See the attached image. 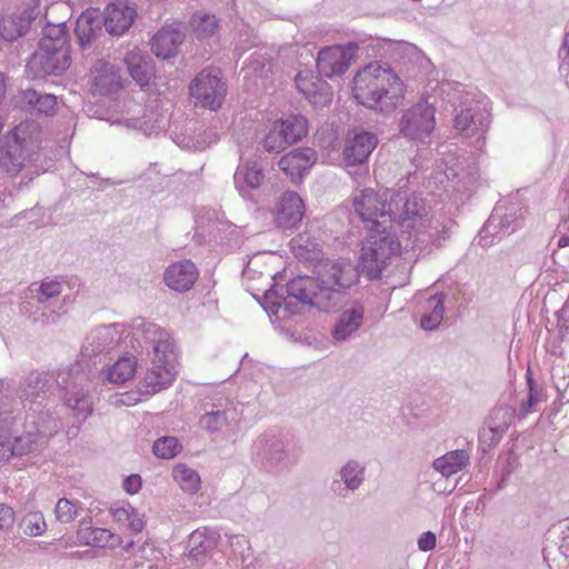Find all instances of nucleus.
Masks as SVG:
<instances>
[{
  "label": "nucleus",
  "instance_id": "1",
  "mask_svg": "<svg viewBox=\"0 0 569 569\" xmlns=\"http://www.w3.org/2000/svg\"><path fill=\"white\" fill-rule=\"evenodd\" d=\"M360 272L363 273L361 263L358 268L345 260L321 261L316 277L299 276L287 283L283 305L291 313L305 307L329 312L341 303L346 290L358 282Z\"/></svg>",
  "mask_w": 569,
  "mask_h": 569
},
{
  "label": "nucleus",
  "instance_id": "2",
  "mask_svg": "<svg viewBox=\"0 0 569 569\" xmlns=\"http://www.w3.org/2000/svg\"><path fill=\"white\" fill-rule=\"evenodd\" d=\"M391 191L377 192L371 188L361 190L353 197L355 212L365 227L376 231L361 249V267L370 280L379 279L391 257L400 252V243L387 231L390 224Z\"/></svg>",
  "mask_w": 569,
  "mask_h": 569
},
{
  "label": "nucleus",
  "instance_id": "3",
  "mask_svg": "<svg viewBox=\"0 0 569 569\" xmlns=\"http://www.w3.org/2000/svg\"><path fill=\"white\" fill-rule=\"evenodd\" d=\"M405 83L387 64L370 62L353 78V94L366 108L391 114L405 99Z\"/></svg>",
  "mask_w": 569,
  "mask_h": 569
},
{
  "label": "nucleus",
  "instance_id": "4",
  "mask_svg": "<svg viewBox=\"0 0 569 569\" xmlns=\"http://www.w3.org/2000/svg\"><path fill=\"white\" fill-rule=\"evenodd\" d=\"M40 128L36 122H21L0 142V167L9 174H18L39 146Z\"/></svg>",
  "mask_w": 569,
  "mask_h": 569
},
{
  "label": "nucleus",
  "instance_id": "5",
  "mask_svg": "<svg viewBox=\"0 0 569 569\" xmlns=\"http://www.w3.org/2000/svg\"><path fill=\"white\" fill-rule=\"evenodd\" d=\"M390 206V224L397 223L409 236L420 232L429 221L425 200L417 193L393 191Z\"/></svg>",
  "mask_w": 569,
  "mask_h": 569
},
{
  "label": "nucleus",
  "instance_id": "6",
  "mask_svg": "<svg viewBox=\"0 0 569 569\" xmlns=\"http://www.w3.org/2000/svg\"><path fill=\"white\" fill-rule=\"evenodd\" d=\"M57 387L66 389L64 402L73 411L80 422L92 413V397L90 395L88 377L80 371V366L68 370H60L57 375Z\"/></svg>",
  "mask_w": 569,
  "mask_h": 569
},
{
  "label": "nucleus",
  "instance_id": "7",
  "mask_svg": "<svg viewBox=\"0 0 569 569\" xmlns=\"http://www.w3.org/2000/svg\"><path fill=\"white\" fill-rule=\"evenodd\" d=\"M399 132L402 137L425 142L436 128V108L426 99L402 111L398 122Z\"/></svg>",
  "mask_w": 569,
  "mask_h": 569
},
{
  "label": "nucleus",
  "instance_id": "8",
  "mask_svg": "<svg viewBox=\"0 0 569 569\" xmlns=\"http://www.w3.org/2000/svg\"><path fill=\"white\" fill-rule=\"evenodd\" d=\"M49 40H40L39 48L29 59L26 68L33 79H43L48 76H60L71 64L70 50H59L49 47Z\"/></svg>",
  "mask_w": 569,
  "mask_h": 569
},
{
  "label": "nucleus",
  "instance_id": "9",
  "mask_svg": "<svg viewBox=\"0 0 569 569\" xmlns=\"http://www.w3.org/2000/svg\"><path fill=\"white\" fill-rule=\"evenodd\" d=\"M289 439L269 430L260 435L253 443L257 460L269 472L288 468Z\"/></svg>",
  "mask_w": 569,
  "mask_h": 569
},
{
  "label": "nucleus",
  "instance_id": "10",
  "mask_svg": "<svg viewBox=\"0 0 569 569\" xmlns=\"http://www.w3.org/2000/svg\"><path fill=\"white\" fill-rule=\"evenodd\" d=\"M57 376L52 372H30L20 385L19 397L24 406L29 403L30 410L37 412L39 410V419L49 417V412L40 410L46 407L44 402L53 393L57 386Z\"/></svg>",
  "mask_w": 569,
  "mask_h": 569
},
{
  "label": "nucleus",
  "instance_id": "11",
  "mask_svg": "<svg viewBox=\"0 0 569 569\" xmlns=\"http://www.w3.org/2000/svg\"><path fill=\"white\" fill-rule=\"evenodd\" d=\"M490 123L488 103L475 98H466L455 118V129L465 137L483 136Z\"/></svg>",
  "mask_w": 569,
  "mask_h": 569
},
{
  "label": "nucleus",
  "instance_id": "12",
  "mask_svg": "<svg viewBox=\"0 0 569 569\" xmlns=\"http://www.w3.org/2000/svg\"><path fill=\"white\" fill-rule=\"evenodd\" d=\"M226 91V84L221 81V71L211 67L203 69L190 84V94L202 107L211 110L221 107Z\"/></svg>",
  "mask_w": 569,
  "mask_h": 569
},
{
  "label": "nucleus",
  "instance_id": "13",
  "mask_svg": "<svg viewBox=\"0 0 569 569\" xmlns=\"http://www.w3.org/2000/svg\"><path fill=\"white\" fill-rule=\"evenodd\" d=\"M359 46L349 42L345 46L335 44L319 50L317 56V69L320 76L332 78L343 74L356 57Z\"/></svg>",
  "mask_w": 569,
  "mask_h": 569
},
{
  "label": "nucleus",
  "instance_id": "14",
  "mask_svg": "<svg viewBox=\"0 0 569 569\" xmlns=\"http://www.w3.org/2000/svg\"><path fill=\"white\" fill-rule=\"evenodd\" d=\"M176 373L173 350L160 356L152 355V366L147 370L139 389L142 393L154 395L168 388Z\"/></svg>",
  "mask_w": 569,
  "mask_h": 569
},
{
  "label": "nucleus",
  "instance_id": "15",
  "mask_svg": "<svg viewBox=\"0 0 569 569\" xmlns=\"http://www.w3.org/2000/svg\"><path fill=\"white\" fill-rule=\"evenodd\" d=\"M41 0H31V3L23 8L18 9L10 16L3 17L0 20V36L7 41H14L21 36L26 34L30 29L32 22L39 18L42 21L41 14Z\"/></svg>",
  "mask_w": 569,
  "mask_h": 569
},
{
  "label": "nucleus",
  "instance_id": "16",
  "mask_svg": "<svg viewBox=\"0 0 569 569\" xmlns=\"http://www.w3.org/2000/svg\"><path fill=\"white\" fill-rule=\"evenodd\" d=\"M122 331V325L120 323H111L92 329L86 337L82 353L91 357L112 350L118 346Z\"/></svg>",
  "mask_w": 569,
  "mask_h": 569
},
{
  "label": "nucleus",
  "instance_id": "17",
  "mask_svg": "<svg viewBox=\"0 0 569 569\" xmlns=\"http://www.w3.org/2000/svg\"><path fill=\"white\" fill-rule=\"evenodd\" d=\"M365 306L359 300H352L345 306L332 329V338L345 342L355 337L363 323Z\"/></svg>",
  "mask_w": 569,
  "mask_h": 569
},
{
  "label": "nucleus",
  "instance_id": "18",
  "mask_svg": "<svg viewBox=\"0 0 569 569\" xmlns=\"http://www.w3.org/2000/svg\"><path fill=\"white\" fill-rule=\"evenodd\" d=\"M295 82L298 91L315 107H326L332 101V90L329 83L315 77L311 72H299Z\"/></svg>",
  "mask_w": 569,
  "mask_h": 569
},
{
  "label": "nucleus",
  "instance_id": "19",
  "mask_svg": "<svg viewBox=\"0 0 569 569\" xmlns=\"http://www.w3.org/2000/svg\"><path fill=\"white\" fill-rule=\"evenodd\" d=\"M317 161V153L311 148H298L284 154L279 168L293 181L299 182Z\"/></svg>",
  "mask_w": 569,
  "mask_h": 569
},
{
  "label": "nucleus",
  "instance_id": "20",
  "mask_svg": "<svg viewBox=\"0 0 569 569\" xmlns=\"http://www.w3.org/2000/svg\"><path fill=\"white\" fill-rule=\"evenodd\" d=\"M303 201L297 192L287 191L276 206L274 221L282 229L297 227L303 217Z\"/></svg>",
  "mask_w": 569,
  "mask_h": 569
},
{
  "label": "nucleus",
  "instance_id": "21",
  "mask_svg": "<svg viewBox=\"0 0 569 569\" xmlns=\"http://www.w3.org/2000/svg\"><path fill=\"white\" fill-rule=\"evenodd\" d=\"M121 88L118 69L107 61H97L91 68L90 91L92 94L106 96Z\"/></svg>",
  "mask_w": 569,
  "mask_h": 569
},
{
  "label": "nucleus",
  "instance_id": "22",
  "mask_svg": "<svg viewBox=\"0 0 569 569\" xmlns=\"http://www.w3.org/2000/svg\"><path fill=\"white\" fill-rule=\"evenodd\" d=\"M137 11L123 0H118L107 6L104 10L106 30L113 36H121L133 23Z\"/></svg>",
  "mask_w": 569,
  "mask_h": 569
},
{
  "label": "nucleus",
  "instance_id": "23",
  "mask_svg": "<svg viewBox=\"0 0 569 569\" xmlns=\"http://www.w3.org/2000/svg\"><path fill=\"white\" fill-rule=\"evenodd\" d=\"M239 413L234 403L226 400L224 403L212 405L211 410L203 413L200 418L201 427L213 433L220 431L226 426H237Z\"/></svg>",
  "mask_w": 569,
  "mask_h": 569
},
{
  "label": "nucleus",
  "instance_id": "24",
  "mask_svg": "<svg viewBox=\"0 0 569 569\" xmlns=\"http://www.w3.org/2000/svg\"><path fill=\"white\" fill-rule=\"evenodd\" d=\"M198 278V269L190 260L171 263L164 271V283L178 292L188 291Z\"/></svg>",
  "mask_w": 569,
  "mask_h": 569
},
{
  "label": "nucleus",
  "instance_id": "25",
  "mask_svg": "<svg viewBox=\"0 0 569 569\" xmlns=\"http://www.w3.org/2000/svg\"><path fill=\"white\" fill-rule=\"evenodd\" d=\"M377 137L368 131L356 133L346 142L343 159L347 166H357L366 162L377 146Z\"/></svg>",
  "mask_w": 569,
  "mask_h": 569
},
{
  "label": "nucleus",
  "instance_id": "26",
  "mask_svg": "<svg viewBox=\"0 0 569 569\" xmlns=\"http://www.w3.org/2000/svg\"><path fill=\"white\" fill-rule=\"evenodd\" d=\"M32 423L36 425V432L30 431L22 436H12V457H21L32 452L40 438L52 435L58 428L54 420L39 419V421L33 420Z\"/></svg>",
  "mask_w": 569,
  "mask_h": 569
},
{
  "label": "nucleus",
  "instance_id": "27",
  "mask_svg": "<svg viewBox=\"0 0 569 569\" xmlns=\"http://www.w3.org/2000/svg\"><path fill=\"white\" fill-rule=\"evenodd\" d=\"M184 33L179 27L167 26L160 29L151 39V51L163 60L174 57L178 47L183 42Z\"/></svg>",
  "mask_w": 569,
  "mask_h": 569
},
{
  "label": "nucleus",
  "instance_id": "28",
  "mask_svg": "<svg viewBox=\"0 0 569 569\" xmlns=\"http://www.w3.org/2000/svg\"><path fill=\"white\" fill-rule=\"evenodd\" d=\"M16 103L26 111L49 116L56 112L58 102L54 94L27 89L17 94Z\"/></svg>",
  "mask_w": 569,
  "mask_h": 569
},
{
  "label": "nucleus",
  "instance_id": "29",
  "mask_svg": "<svg viewBox=\"0 0 569 569\" xmlns=\"http://www.w3.org/2000/svg\"><path fill=\"white\" fill-rule=\"evenodd\" d=\"M219 535L208 528L197 529L188 539L187 549L192 560L203 563L218 545Z\"/></svg>",
  "mask_w": 569,
  "mask_h": 569
},
{
  "label": "nucleus",
  "instance_id": "30",
  "mask_svg": "<svg viewBox=\"0 0 569 569\" xmlns=\"http://www.w3.org/2000/svg\"><path fill=\"white\" fill-rule=\"evenodd\" d=\"M78 540L84 545L94 548H111L120 547L122 539L119 535L111 532L107 528H91L82 521L77 531Z\"/></svg>",
  "mask_w": 569,
  "mask_h": 569
},
{
  "label": "nucleus",
  "instance_id": "31",
  "mask_svg": "<svg viewBox=\"0 0 569 569\" xmlns=\"http://www.w3.org/2000/svg\"><path fill=\"white\" fill-rule=\"evenodd\" d=\"M133 330L141 332L147 342L152 346V355L160 356L172 351L173 343L170 341L168 332L162 331L159 326L147 322L142 318L134 319L132 322Z\"/></svg>",
  "mask_w": 569,
  "mask_h": 569
},
{
  "label": "nucleus",
  "instance_id": "32",
  "mask_svg": "<svg viewBox=\"0 0 569 569\" xmlns=\"http://www.w3.org/2000/svg\"><path fill=\"white\" fill-rule=\"evenodd\" d=\"M109 512L120 527L128 529L133 535L140 533L146 526L144 515L128 501L111 503Z\"/></svg>",
  "mask_w": 569,
  "mask_h": 569
},
{
  "label": "nucleus",
  "instance_id": "33",
  "mask_svg": "<svg viewBox=\"0 0 569 569\" xmlns=\"http://www.w3.org/2000/svg\"><path fill=\"white\" fill-rule=\"evenodd\" d=\"M101 31V19L96 9H89L80 14L74 27L78 44L82 50L91 47Z\"/></svg>",
  "mask_w": 569,
  "mask_h": 569
},
{
  "label": "nucleus",
  "instance_id": "34",
  "mask_svg": "<svg viewBox=\"0 0 569 569\" xmlns=\"http://www.w3.org/2000/svg\"><path fill=\"white\" fill-rule=\"evenodd\" d=\"M233 179L237 190L244 194L250 189H258L264 174L257 161L248 160L237 168Z\"/></svg>",
  "mask_w": 569,
  "mask_h": 569
},
{
  "label": "nucleus",
  "instance_id": "35",
  "mask_svg": "<svg viewBox=\"0 0 569 569\" xmlns=\"http://www.w3.org/2000/svg\"><path fill=\"white\" fill-rule=\"evenodd\" d=\"M124 63L131 78L140 86L149 84L153 76V67L148 56H143L140 51H129L124 57Z\"/></svg>",
  "mask_w": 569,
  "mask_h": 569
},
{
  "label": "nucleus",
  "instance_id": "36",
  "mask_svg": "<svg viewBox=\"0 0 569 569\" xmlns=\"http://www.w3.org/2000/svg\"><path fill=\"white\" fill-rule=\"evenodd\" d=\"M17 416L7 405H0V461L12 457V435L10 430L16 423Z\"/></svg>",
  "mask_w": 569,
  "mask_h": 569
},
{
  "label": "nucleus",
  "instance_id": "37",
  "mask_svg": "<svg viewBox=\"0 0 569 569\" xmlns=\"http://www.w3.org/2000/svg\"><path fill=\"white\" fill-rule=\"evenodd\" d=\"M469 459L470 456L466 450H452L437 458L433 461V468L448 478L467 467Z\"/></svg>",
  "mask_w": 569,
  "mask_h": 569
},
{
  "label": "nucleus",
  "instance_id": "38",
  "mask_svg": "<svg viewBox=\"0 0 569 569\" xmlns=\"http://www.w3.org/2000/svg\"><path fill=\"white\" fill-rule=\"evenodd\" d=\"M287 142L290 144L300 141L308 133V120L302 114H289L276 121Z\"/></svg>",
  "mask_w": 569,
  "mask_h": 569
},
{
  "label": "nucleus",
  "instance_id": "39",
  "mask_svg": "<svg viewBox=\"0 0 569 569\" xmlns=\"http://www.w3.org/2000/svg\"><path fill=\"white\" fill-rule=\"evenodd\" d=\"M137 361L133 356L121 357L102 372L103 380L121 385L131 379L136 372Z\"/></svg>",
  "mask_w": 569,
  "mask_h": 569
},
{
  "label": "nucleus",
  "instance_id": "40",
  "mask_svg": "<svg viewBox=\"0 0 569 569\" xmlns=\"http://www.w3.org/2000/svg\"><path fill=\"white\" fill-rule=\"evenodd\" d=\"M446 295L440 292L431 296L426 302V313L421 317L420 326L425 330L436 329L445 315Z\"/></svg>",
  "mask_w": 569,
  "mask_h": 569
},
{
  "label": "nucleus",
  "instance_id": "41",
  "mask_svg": "<svg viewBox=\"0 0 569 569\" xmlns=\"http://www.w3.org/2000/svg\"><path fill=\"white\" fill-rule=\"evenodd\" d=\"M290 248L296 258L300 260L318 259L320 246L307 234H298L290 240Z\"/></svg>",
  "mask_w": 569,
  "mask_h": 569
},
{
  "label": "nucleus",
  "instance_id": "42",
  "mask_svg": "<svg viewBox=\"0 0 569 569\" xmlns=\"http://www.w3.org/2000/svg\"><path fill=\"white\" fill-rule=\"evenodd\" d=\"M339 475L346 488L356 491L365 481L366 467L357 460H349L340 468Z\"/></svg>",
  "mask_w": 569,
  "mask_h": 569
},
{
  "label": "nucleus",
  "instance_id": "43",
  "mask_svg": "<svg viewBox=\"0 0 569 569\" xmlns=\"http://www.w3.org/2000/svg\"><path fill=\"white\" fill-rule=\"evenodd\" d=\"M172 477L184 492L196 493L200 488V476L184 463L173 467Z\"/></svg>",
  "mask_w": 569,
  "mask_h": 569
},
{
  "label": "nucleus",
  "instance_id": "44",
  "mask_svg": "<svg viewBox=\"0 0 569 569\" xmlns=\"http://www.w3.org/2000/svg\"><path fill=\"white\" fill-rule=\"evenodd\" d=\"M229 547L236 559L241 561L243 569L253 568L254 558L248 538L243 535H231L229 537Z\"/></svg>",
  "mask_w": 569,
  "mask_h": 569
},
{
  "label": "nucleus",
  "instance_id": "45",
  "mask_svg": "<svg viewBox=\"0 0 569 569\" xmlns=\"http://www.w3.org/2000/svg\"><path fill=\"white\" fill-rule=\"evenodd\" d=\"M41 40H49V47H57L59 50H70L68 44V32L64 22L50 23L43 27Z\"/></svg>",
  "mask_w": 569,
  "mask_h": 569
},
{
  "label": "nucleus",
  "instance_id": "46",
  "mask_svg": "<svg viewBox=\"0 0 569 569\" xmlns=\"http://www.w3.org/2000/svg\"><path fill=\"white\" fill-rule=\"evenodd\" d=\"M63 290V284L56 280L42 281L36 290L38 303L44 307H54Z\"/></svg>",
  "mask_w": 569,
  "mask_h": 569
},
{
  "label": "nucleus",
  "instance_id": "47",
  "mask_svg": "<svg viewBox=\"0 0 569 569\" xmlns=\"http://www.w3.org/2000/svg\"><path fill=\"white\" fill-rule=\"evenodd\" d=\"M190 24L197 38L207 39L216 32L218 20L214 16L200 11L192 16Z\"/></svg>",
  "mask_w": 569,
  "mask_h": 569
},
{
  "label": "nucleus",
  "instance_id": "48",
  "mask_svg": "<svg viewBox=\"0 0 569 569\" xmlns=\"http://www.w3.org/2000/svg\"><path fill=\"white\" fill-rule=\"evenodd\" d=\"M182 450L178 438L164 436L153 442L152 451L160 459H172Z\"/></svg>",
  "mask_w": 569,
  "mask_h": 569
},
{
  "label": "nucleus",
  "instance_id": "49",
  "mask_svg": "<svg viewBox=\"0 0 569 569\" xmlns=\"http://www.w3.org/2000/svg\"><path fill=\"white\" fill-rule=\"evenodd\" d=\"M289 143L287 142L280 128L273 122L264 139L262 140L263 150L269 153H279L283 151Z\"/></svg>",
  "mask_w": 569,
  "mask_h": 569
},
{
  "label": "nucleus",
  "instance_id": "50",
  "mask_svg": "<svg viewBox=\"0 0 569 569\" xmlns=\"http://www.w3.org/2000/svg\"><path fill=\"white\" fill-rule=\"evenodd\" d=\"M23 532L30 537L41 536L47 528L44 517L41 512L27 513L21 523Z\"/></svg>",
  "mask_w": 569,
  "mask_h": 569
},
{
  "label": "nucleus",
  "instance_id": "51",
  "mask_svg": "<svg viewBox=\"0 0 569 569\" xmlns=\"http://www.w3.org/2000/svg\"><path fill=\"white\" fill-rule=\"evenodd\" d=\"M78 511L77 505L67 498L59 499L54 508L56 518L61 523L73 521L78 516Z\"/></svg>",
  "mask_w": 569,
  "mask_h": 569
},
{
  "label": "nucleus",
  "instance_id": "52",
  "mask_svg": "<svg viewBox=\"0 0 569 569\" xmlns=\"http://www.w3.org/2000/svg\"><path fill=\"white\" fill-rule=\"evenodd\" d=\"M14 523L13 509L4 503H0V530L9 529Z\"/></svg>",
  "mask_w": 569,
  "mask_h": 569
},
{
  "label": "nucleus",
  "instance_id": "53",
  "mask_svg": "<svg viewBox=\"0 0 569 569\" xmlns=\"http://www.w3.org/2000/svg\"><path fill=\"white\" fill-rule=\"evenodd\" d=\"M540 401L539 391L535 388H531L529 391L527 399L523 400L520 405V411L522 416H526L530 412L531 408L536 406Z\"/></svg>",
  "mask_w": 569,
  "mask_h": 569
},
{
  "label": "nucleus",
  "instance_id": "54",
  "mask_svg": "<svg viewBox=\"0 0 569 569\" xmlns=\"http://www.w3.org/2000/svg\"><path fill=\"white\" fill-rule=\"evenodd\" d=\"M436 535L431 531H426L418 539V547L421 551H430L436 547Z\"/></svg>",
  "mask_w": 569,
  "mask_h": 569
},
{
  "label": "nucleus",
  "instance_id": "55",
  "mask_svg": "<svg viewBox=\"0 0 569 569\" xmlns=\"http://www.w3.org/2000/svg\"><path fill=\"white\" fill-rule=\"evenodd\" d=\"M123 488L130 495L137 493L141 488L140 476L139 475L128 476L123 481Z\"/></svg>",
  "mask_w": 569,
  "mask_h": 569
},
{
  "label": "nucleus",
  "instance_id": "56",
  "mask_svg": "<svg viewBox=\"0 0 569 569\" xmlns=\"http://www.w3.org/2000/svg\"><path fill=\"white\" fill-rule=\"evenodd\" d=\"M133 127L143 131L146 136H150L154 132H158L161 129L160 124H149L148 121L143 119H134Z\"/></svg>",
  "mask_w": 569,
  "mask_h": 569
},
{
  "label": "nucleus",
  "instance_id": "57",
  "mask_svg": "<svg viewBox=\"0 0 569 569\" xmlns=\"http://www.w3.org/2000/svg\"><path fill=\"white\" fill-rule=\"evenodd\" d=\"M559 550L565 557L569 558V527L561 531Z\"/></svg>",
  "mask_w": 569,
  "mask_h": 569
},
{
  "label": "nucleus",
  "instance_id": "58",
  "mask_svg": "<svg viewBox=\"0 0 569 569\" xmlns=\"http://www.w3.org/2000/svg\"><path fill=\"white\" fill-rule=\"evenodd\" d=\"M500 223H501V228H502V229H506V230H505V232H506V233H511V232H513V231L517 229V227H518V224H516L515 227H512V228L509 230V227H510V223H511V218H510V217H508V216H506L503 219H501Z\"/></svg>",
  "mask_w": 569,
  "mask_h": 569
},
{
  "label": "nucleus",
  "instance_id": "59",
  "mask_svg": "<svg viewBox=\"0 0 569 569\" xmlns=\"http://www.w3.org/2000/svg\"><path fill=\"white\" fill-rule=\"evenodd\" d=\"M565 53L563 60L569 59V33L565 36L560 54Z\"/></svg>",
  "mask_w": 569,
  "mask_h": 569
},
{
  "label": "nucleus",
  "instance_id": "60",
  "mask_svg": "<svg viewBox=\"0 0 569 569\" xmlns=\"http://www.w3.org/2000/svg\"><path fill=\"white\" fill-rule=\"evenodd\" d=\"M559 71L561 73H565L566 77V83L569 87V64L563 60L562 63L559 67Z\"/></svg>",
  "mask_w": 569,
  "mask_h": 569
},
{
  "label": "nucleus",
  "instance_id": "61",
  "mask_svg": "<svg viewBox=\"0 0 569 569\" xmlns=\"http://www.w3.org/2000/svg\"><path fill=\"white\" fill-rule=\"evenodd\" d=\"M507 428H508V423H507V422H505L503 425H497V426H492V427H490V430H491L492 432H495V433H496V432H497V433H502V432H505V431L507 430Z\"/></svg>",
  "mask_w": 569,
  "mask_h": 569
},
{
  "label": "nucleus",
  "instance_id": "62",
  "mask_svg": "<svg viewBox=\"0 0 569 569\" xmlns=\"http://www.w3.org/2000/svg\"><path fill=\"white\" fill-rule=\"evenodd\" d=\"M569 246V236L562 234L558 240V248H565Z\"/></svg>",
  "mask_w": 569,
  "mask_h": 569
},
{
  "label": "nucleus",
  "instance_id": "63",
  "mask_svg": "<svg viewBox=\"0 0 569 569\" xmlns=\"http://www.w3.org/2000/svg\"><path fill=\"white\" fill-rule=\"evenodd\" d=\"M12 387V382L7 379H0V392L4 389H9Z\"/></svg>",
  "mask_w": 569,
  "mask_h": 569
},
{
  "label": "nucleus",
  "instance_id": "64",
  "mask_svg": "<svg viewBox=\"0 0 569 569\" xmlns=\"http://www.w3.org/2000/svg\"><path fill=\"white\" fill-rule=\"evenodd\" d=\"M568 312V307L567 306H563L559 311H557V318L558 320H563L565 319V316L566 313Z\"/></svg>",
  "mask_w": 569,
  "mask_h": 569
}]
</instances>
